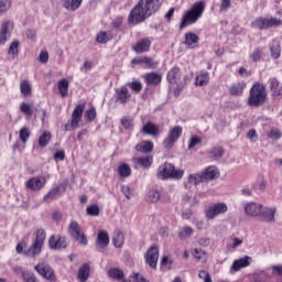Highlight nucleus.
I'll return each mask as SVG.
<instances>
[{"label":"nucleus","instance_id":"obj_26","mask_svg":"<svg viewBox=\"0 0 282 282\" xmlns=\"http://www.w3.org/2000/svg\"><path fill=\"white\" fill-rule=\"evenodd\" d=\"M57 89L62 96V98H67L69 94V80L67 78L61 79L57 83Z\"/></svg>","mask_w":282,"mask_h":282},{"label":"nucleus","instance_id":"obj_51","mask_svg":"<svg viewBox=\"0 0 282 282\" xmlns=\"http://www.w3.org/2000/svg\"><path fill=\"white\" fill-rule=\"evenodd\" d=\"M121 124L127 130L133 129V118H131V117H122Z\"/></svg>","mask_w":282,"mask_h":282},{"label":"nucleus","instance_id":"obj_34","mask_svg":"<svg viewBox=\"0 0 282 282\" xmlns=\"http://www.w3.org/2000/svg\"><path fill=\"white\" fill-rule=\"evenodd\" d=\"M83 0H65L63 3V8L66 10H72V12H76L80 8Z\"/></svg>","mask_w":282,"mask_h":282},{"label":"nucleus","instance_id":"obj_56","mask_svg":"<svg viewBox=\"0 0 282 282\" xmlns=\"http://www.w3.org/2000/svg\"><path fill=\"white\" fill-rule=\"evenodd\" d=\"M85 118L88 120V122H94V120H96V108L86 110Z\"/></svg>","mask_w":282,"mask_h":282},{"label":"nucleus","instance_id":"obj_43","mask_svg":"<svg viewBox=\"0 0 282 282\" xmlns=\"http://www.w3.org/2000/svg\"><path fill=\"white\" fill-rule=\"evenodd\" d=\"M13 30H14V22H12L11 20L2 23L0 28V32L4 34H9V36H12Z\"/></svg>","mask_w":282,"mask_h":282},{"label":"nucleus","instance_id":"obj_52","mask_svg":"<svg viewBox=\"0 0 282 282\" xmlns=\"http://www.w3.org/2000/svg\"><path fill=\"white\" fill-rule=\"evenodd\" d=\"M20 140L23 144L30 140V129L24 127L20 130Z\"/></svg>","mask_w":282,"mask_h":282},{"label":"nucleus","instance_id":"obj_13","mask_svg":"<svg viewBox=\"0 0 282 282\" xmlns=\"http://www.w3.org/2000/svg\"><path fill=\"white\" fill-rule=\"evenodd\" d=\"M51 250H65L67 248V238L62 236H51L48 239Z\"/></svg>","mask_w":282,"mask_h":282},{"label":"nucleus","instance_id":"obj_16","mask_svg":"<svg viewBox=\"0 0 282 282\" xmlns=\"http://www.w3.org/2000/svg\"><path fill=\"white\" fill-rule=\"evenodd\" d=\"M132 65H143V67L148 69H155V67H158V62L149 56H141L133 58Z\"/></svg>","mask_w":282,"mask_h":282},{"label":"nucleus","instance_id":"obj_5","mask_svg":"<svg viewBox=\"0 0 282 282\" xmlns=\"http://www.w3.org/2000/svg\"><path fill=\"white\" fill-rule=\"evenodd\" d=\"M45 229H37L35 241L32 243V246L24 251L25 257H31L34 259L35 257H39L41 254V250H43V243H45Z\"/></svg>","mask_w":282,"mask_h":282},{"label":"nucleus","instance_id":"obj_64","mask_svg":"<svg viewBox=\"0 0 282 282\" xmlns=\"http://www.w3.org/2000/svg\"><path fill=\"white\" fill-rule=\"evenodd\" d=\"M232 0H221L220 12H226L230 8Z\"/></svg>","mask_w":282,"mask_h":282},{"label":"nucleus","instance_id":"obj_32","mask_svg":"<svg viewBox=\"0 0 282 282\" xmlns=\"http://www.w3.org/2000/svg\"><path fill=\"white\" fill-rule=\"evenodd\" d=\"M145 83H148V85H160L162 83V75L158 73H148L145 75Z\"/></svg>","mask_w":282,"mask_h":282},{"label":"nucleus","instance_id":"obj_57","mask_svg":"<svg viewBox=\"0 0 282 282\" xmlns=\"http://www.w3.org/2000/svg\"><path fill=\"white\" fill-rule=\"evenodd\" d=\"M37 61L45 65L50 61V53L47 51H42L37 57Z\"/></svg>","mask_w":282,"mask_h":282},{"label":"nucleus","instance_id":"obj_4","mask_svg":"<svg viewBox=\"0 0 282 282\" xmlns=\"http://www.w3.org/2000/svg\"><path fill=\"white\" fill-rule=\"evenodd\" d=\"M158 177H162V180H182L184 177V170H177L175 165L164 163L158 170Z\"/></svg>","mask_w":282,"mask_h":282},{"label":"nucleus","instance_id":"obj_35","mask_svg":"<svg viewBox=\"0 0 282 282\" xmlns=\"http://www.w3.org/2000/svg\"><path fill=\"white\" fill-rule=\"evenodd\" d=\"M112 243L115 248H122L124 243V234H122V231L119 230L115 231L112 236Z\"/></svg>","mask_w":282,"mask_h":282},{"label":"nucleus","instance_id":"obj_25","mask_svg":"<svg viewBox=\"0 0 282 282\" xmlns=\"http://www.w3.org/2000/svg\"><path fill=\"white\" fill-rule=\"evenodd\" d=\"M134 164H139L143 169H151V164H153V156H141V158H133Z\"/></svg>","mask_w":282,"mask_h":282},{"label":"nucleus","instance_id":"obj_3","mask_svg":"<svg viewBox=\"0 0 282 282\" xmlns=\"http://www.w3.org/2000/svg\"><path fill=\"white\" fill-rule=\"evenodd\" d=\"M151 17V13L147 10L144 4L139 1V3L130 11L128 15V21L131 25H138V23H143Z\"/></svg>","mask_w":282,"mask_h":282},{"label":"nucleus","instance_id":"obj_24","mask_svg":"<svg viewBox=\"0 0 282 282\" xmlns=\"http://www.w3.org/2000/svg\"><path fill=\"white\" fill-rule=\"evenodd\" d=\"M250 257L246 256L243 258L235 260L231 270H234L235 272H239L241 268H248V265H250Z\"/></svg>","mask_w":282,"mask_h":282},{"label":"nucleus","instance_id":"obj_15","mask_svg":"<svg viewBox=\"0 0 282 282\" xmlns=\"http://www.w3.org/2000/svg\"><path fill=\"white\" fill-rule=\"evenodd\" d=\"M140 2L143 4V8H145V10L150 13V17H152V14H155L160 10L164 0H140Z\"/></svg>","mask_w":282,"mask_h":282},{"label":"nucleus","instance_id":"obj_36","mask_svg":"<svg viewBox=\"0 0 282 282\" xmlns=\"http://www.w3.org/2000/svg\"><path fill=\"white\" fill-rule=\"evenodd\" d=\"M271 56L276 59L281 56V42L273 40L270 45Z\"/></svg>","mask_w":282,"mask_h":282},{"label":"nucleus","instance_id":"obj_8","mask_svg":"<svg viewBox=\"0 0 282 282\" xmlns=\"http://www.w3.org/2000/svg\"><path fill=\"white\" fill-rule=\"evenodd\" d=\"M68 235L73 237V239L77 240L80 246H87V236L83 232L80 225L76 220H72L68 226Z\"/></svg>","mask_w":282,"mask_h":282},{"label":"nucleus","instance_id":"obj_28","mask_svg":"<svg viewBox=\"0 0 282 282\" xmlns=\"http://www.w3.org/2000/svg\"><path fill=\"white\" fill-rule=\"evenodd\" d=\"M243 89H246V82H238L231 85L229 94L231 96H241L243 94Z\"/></svg>","mask_w":282,"mask_h":282},{"label":"nucleus","instance_id":"obj_18","mask_svg":"<svg viewBox=\"0 0 282 282\" xmlns=\"http://www.w3.org/2000/svg\"><path fill=\"white\" fill-rule=\"evenodd\" d=\"M107 274L109 279H113L115 281L131 282V280L124 276V271H122L120 268H111L109 271H107Z\"/></svg>","mask_w":282,"mask_h":282},{"label":"nucleus","instance_id":"obj_53","mask_svg":"<svg viewBox=\"0 0 282 282\" xmlns=\"http://www.w3.org/2000/svg\"><path fill=\"white\" fill-rule=\"evenodd\" d=\"M20 110L22 111V113L28 116V118H32V106H30L29 104L22 102L20 105Z\"/></svg>","mask_w":282,"mask_h":282},{"label":"nucleus","instance_id":"obj_29","mask_svg":"<svg viewBox=\"0 0 282 282\" xmlns=\"http://www.w3.org/2000/svg\"><path fill=\"white\" fill-rule=\"evenodd\" d=\"M77 279L79 282H87L89 279V264L88 263H84L77 273Z\"/></svg>","mask_w":282,"mask_h":282},{"label":"nucleus","instance_id":"obj_40","mask_svg":"<svg viewBox=\"0 0 282 282\" xmlns=\"http://www.w3.org/2000/svg\"><path fill=\"white\" fill-rule=\"evenodd\" d=\"M181 76L182 74L180 73V68L174 67L167 73V80L173 85L180 80Z\"/></svg>","mask_w":282,"mask_h":282},{"label":"nucleus","instance_id":"obj_31","mask_svg":"<svg viewBox=\"0 0 282 282\" xmlns=\"http://www.w3.org/2000/svg\"><path fill=\"white\" fill-rule=\"evenodd\" d=\"M199 43V36L193 32H188L185 34V45L187 47H195Z\"/></svg>","mask_w":282,"mask_h":282},{"label":"nucleus","instance_id":"obj_54","mask_svg":"<svg viewBox=\"0 0 282 282\" xmlns=\"http://www.w3.org/2000/svg\"><path fill=\"white\" fill-rule=\"evenodd\" d=\"M22 279L25 282H36V275L30 271L22 272Z\"/></svg>","mask_w":282,"mask_h":282},{"label":"nucleus","instance_id":"obj_42","mask_svg":"<svg viewBox=\"0 0 282 282\" xmlns=\"http://www.w3.org/2000/svg\"><path fill=\"white\" fill-rule=\"evenodd\" d=\"M50 140H52V132L44 131L43 134L39 139V147L42 149L50 144Z\"/></svg>","mask_w":282,"mask_h":282},{"label":"nucleus","instance_id":"obj_59","mask_svg":"<svg viewBox=\"0 0 282 282\" xmlns=\"http://www.w3.org/2000/svg\"><path fill=\"white\" fill-rule=\"evenodd\" d=\"M281 130H271L268 134L270 140H281Z\"/></svg>","mask_w":282,"mask_h":282},{"label":"nucleus","instance_id":"obj_39","mask_svg":"<svg viewBox=\"0 0 282 282\" xmlns=\"http://www.w3.org/2000/svg\"><path fill=\"white\" fill-rule=\"evenodd\" d=\"M19 45H21V42L19 40L13 41L8 50L9 56L14 61L17 56H19Z\"/></svg>","mask_w":282,"mask_h":282},{"label":"nucleus","instance_id":"obj_30","mask_svg":"<svg viewBox=\"0 0 282 282\" xmlns=\"http://www.w3.org/2000/svg\"><path fill=\"white\" fill-rule=\"evenodd\" d=\"M97 246H99V248H107L109 246V234L107 231L98 232Z\"/></svg>","mask_w":282,"mask_h":282},{"label":"nucleus","instance_id":"obj_11","mask_svg":"<svg viewBox=\"0 0 282 282\" xmlns=\"http://www.w3.org/2000/svg\"><path fill=\"white\" fill-rule=\"evenodd\" d=\"M34 270L40 274V276L46 279V281H56V275H54V270L50 264L41 262L34 267Z\"/></svg>","mask_w":282,"mask_h":282},{"label":"nucleus","instance_id":"obj_48","mask_svg":"<svg viewBox=\"0 0 282 282\" xmlns=\"http://www.w3.org/2000/svg\"><path fill=\"white\" fill-rule=\"evenodd\" d=\"M148 202L151 204H156V202H160V192L152 189L148 193Z\"/></svg>","mask_w":282,"mask_h":282},{"label":"nucleus","instance_id":"obj_49","mask_svg":"<svg viewBox=\"0 0 282 282\" xmlns=\"http://www.w3.org/2000/svg\"><path fill=\"white\" fill-rule=\"evenodd\" d=\"M61 193V187H55L51 189L45 196L44 202H47L50 199H56L57 195Z\"/></svg>","mask_w":282,"mask_h":282},{"label":"nucleus","instance_id":"obj_10","mask_svg":"<svg viewBox=\"0 0 282 282\" xmlns=\"http://www.w3.org/2000/svg\"><path fill=\"white\" fill-rule=\"evenodd\" d=\"M181 137H182V127L175 126L174 128H172L167 133V137L163 141L164 149H167V150L173 149V147L175 145V141L180 140Z\"/></svg>","mask_w":282,"mask_h":282},{"label":"nucleus","instance_id":"obj_7","mask_svg":"<svg viewBox=\"0 0 282 282\" xmlns=\"http://www.w3.org/2000/svg\"><path fill=\"white\" fill-rule=\"evenodd\" d=\"M252 28L258 30H270V28H280L282 20L279 18H257L251 23Z\"/></svg>","mask_w":282,"mask_h":282},{"label":"nucleus","instance_id":"obj_33","mask_svg":"<svg viewBox=\"0 0 282 282\" xmlns=\"http://www.w3.org/2000/svg\"><path fill=\"white\" fill-rule=\"evenodd\" d=\"M210 80V75H208V72H203L196 77L195 85L196 87H206Z\"/></svg>","mask_w":282,"mask_h":282},{"label":"nucleus","instance_id":"obj_12","mask_svg":"<svg viewBox=\"0 0 282 282\" xmlns=\"http://www.w3.org/2000/svg\"><path fill=\"white\" fill-rule=\"evenodd\" d=\"M224 213H228V206L224 203H218L210 206L205 212V217L207 219H215V217H218V215H224Z\"/></svg>","mask_w":282,"mask_h":282},{"label":"nucleus","instance_id":"obj_58","mask_svg":"<svg viewBox=\"0 0 282 282\" xmlns=\"http://www.w3.org/2000/svg\"><path fill=\"white\" fill-rule=\"evenodd\" d=\"M197 144H202V139L197 135H194L189 140L188 149H195V147H197Z\"/></svg>","mask_w":282,"mask_h":282},{"label":"nucleus","instance_id":"obj_47","mask_svg":"<svg viewBox=\"0 0 282 282\" xmlns=\"http://www.w3.org/2000/svg\"><path fill=\"white\" fill-rule=\"evenodd\" d=\"M209 154H210V158H213V160H219V158H224V148L221 147L213 148Z\"/></svg>","mask_w":282,"mask_h":282},{"label":"nucleus","instance_id":"obj_63","mask_svg":"<svg viewBox=\"0 0 282 282\" xmlns=\"http://www.w3.org/2000/svg\"><path fill=\"white\" fill-rule=\"evenodd\" d=\"M121 193H123L127 199H131V187L129 185H121Z\"/></svg>","mask_w":282,"mask_h":282},{"label":"nucleus","instance_id":"obj_19","mask_svg":"<svg viewBox=\"0 0 282 282\" xmlns=\"http://www.w3.org/2000/svg\"><path fill=\"white\" fill-rule=\"evenodd\" d=\"M135 54H144V52H149L151 50V40L142 39L141 41L137 42V44L132 47Z\"/></svg>","mask_w":282,"mask_h":282},{"label":"nucleus","instance_id":"obj_50","mask_svg":"<svg viewBox=\"0 0 282 282\" xmlns=\"http://www.w3.org/2000/svg\"><path fill=\"white\" fill-rule=\"evenodd\" d=\"M86 212L87 215H89L90 217H98L100 215V208L98 207V205L88 206Z\"/></svg>","mask_w":282,"mask_h":282},{"label":"nucleus","instance_id":"obj_27","mask_svg":"<svg viewBox=\"0 0 282 282\" xmlns=\"http://www.w3.org/2000/svg\"><path fill=\"white\" fill-rule=\"evenodd\" d=\"M153 142L151 141H141L135 145V151L139 153H151L153 151Z\"/></svg>","mask_w":282,"mask_h":282},{"label":"nucleus","instance_id":"obj_14","mask_svg":"<svg viewBox=\"0 0 282 282\" xmlns=\"http://www.w3.org/2000/svg\"><path fill=\"white\" fill-rule=\"evenodd\" d=\"M263 205L254 202H250L245 206V215L247 217H260Z\"/></svg>","mask_w":282,"mask_h":282},{"label":"nucleus","instance_id":"obj_44","mask_svg":"<svg viewBox=\"0 0 282 282\" xmlns=\"http://www.w3.org/2000/svg\"><path fill=\"white\" fill-rule=\"evenodd\" d=\"M118 174L120 175V177H129L131 175V166H129V164L127 163H122L118 167Z\"/></svg>","mask_w":282,"mask_h":282},{"label":"nucleus","instance_id":"obj_2","mask_svg":"<svg viewBox=\"0 0 282 282\" xmlns=\"http://www.w3.org/2000/svg\"><path fill=\"white\" fill-rule=\"evenodd\" d=\"M204 10H206V2L205 1H198L195 2L191 10L185 13L183 17V20L181 22L180 29L184 30L187 25H193V23H197V20L202 19V15L204 14Z\"/></svg>","mask_w":282,"mask_h":282},{"label":"nucleus","instance_id":"obj_17","mask_svg":"<svg viewBox=\"0 0 282 282\" xmlns=\"http://www.w3.org/2000/svg\"><path fill=\"white\" fill-rule=\"evenodd\" d=\"M276 215V207L261 209L260 217L265 224H274L276 219L274 218Z\"/></svg>","mask_w":282,"mask_h":282},{"label":"nucleus","instance_id":"obj_37","mask_svg":"<svg viewBox=\"0 0 282 282\" xmlns=\"http://www.w3.org/2000/svg\"><path fill=\"white\" fill-rule=\"evenodd\" d=\"M20 89L24 98H30V96H32V85H30V82L28 79L21 82Z\"/></svg>","mask_w":282,"mask_h":282},{"label":"nucleus","instance_id":"obj_62","mask_svg":"<svg viewBox=\"0 0 282 282\" xmlns=\"http://www.w3.org/2000/svg\"><path fill=\"white\" fill-rule=\"evenodd\" d=\"M109 41V35L107 32L99 33L97 35V43H107Z\"/></svg>","mask_w":282,"mask_h":282},{"label":"nucleus","instance_id":"obj_46","mask_svg":"<svg viewBox=\"0 0 282 282\" xmlns=\"http://www.w3.org/2000/svg\"><path fill=\"white\" fill-rule=\"evenodd\" d=\"M12 8V2L10 0H0V17L7 14V12Z\"/></svg>","mask_w":282,"mask_h":282},{"label":"nucleus","instance_id":"obj_22","mask_svg":"<svg viewBox=\"0 0 282 282\" xmlns=\"http://www.w3.org/2000/svg\"><path fill=\"white\" fill-rule=\"evenodd\" d=\"M46 181L43 177H33L28 181V188L31 191H41L45 186Z\"/></svg>","mask_w":282,"mask_h":282},{"label":"nucleus","instance_id":"obj_60","mask_svg":"<svg viewBox=\"0 0 282 282\" xmlns=\"http://www.w3.org/2000/svg\"><path fill=\"white\" fill-rule=\"evenodd\" d=\"M198 276L204 282H213V279L210 278V274L208 272H206L205 270L199 271Z\"/></svg>","mask_w":282,"mask_h":282},{"label":"nucleus","instance_id":"obj_45","mask_svg":"<svg viewBox=\"0 0 282 282\" xmlns=\"http://www.w3.org/2000/svg\"><path fill=\"white\" fill-rule=\"evenodd\" d=\"M202 182H204V176L199 173L191 174L188 176V184H192V186H197V184H202Z\"/></svg>","mask_w":282,"mask_h":282},{"label":"nucleus","instance_id":"obj_55","mask_svg":"<svg viewBox=\"0 0 282 282\" xmlns=\"http://www.w3.org/2000/svg\"><path fill=\"white\" fill-rule=\"evenodd\" d=\"M128 86L134 91V94H140L142 91V83L138 80L128 84Z\"/></svg>","mask_w":282,"mask_h":282},{"label":"nucleus","instance_id":"obj_1","mask_svg":"<svg viewBox=\"0 0 282 282\" xmlns=\"http://www.w3.org/2000/svg\"><path fill=\"white\" fill-rule=\"evenodd\" d=\"M268 100V91L265 85L256 83L249 90L248 105L249 107H261Z\"/></svg>","mask_w":282,"mask_h":282},{"label":"nucleus","instance_id":"obj_9","mask_svg":"<svg viewBox=\"0 0 282 282\" xmlns=\"http://www.w3.org/2000/svg\"><path fill=\"white\" fill-rule=\"evenodd\" d=\"M144 259L145 263H148L152 270H158V261H160V247H158V245L151 246L148 249Z\"/></svg>","mask_w":282,"mask_h":282},{"label":"nucleus","instance_id":"obj_21","mask_svg":"<svg viewBox=\"0 0 282 282\" xmlns=\"http://www.w3.org/2000/svg\"><path fill=\"white\" fill-rule=\"evenodd\" d=\"M141 131L142 133H145V135H152V138H158V135L160 134V127L149 121L143 126Z\"/></svg>","mask_w":282,"mask_h":282},{"label":"nucleus","instance_id":"obj_61","mask_svg":"<svg viewBox=\"0 0 282 282\" xmlns=\"http://www.w3.org/2000/svg\"><path fill=\"white\" fill-rule=\"evenodd\" d=\"M247 138L251 141V142H257V140H259V135L257 134V130L254 129H250Z\"/></svg>","mask_w":282,"mask_h":282},{"label":"nucleus","instance_id":"obj_20","mask_svg":"<svg viewBox=\"0 0 282 282\" xmlns=\"http://www.w3.org/2000/svg\"><path fill=\"white\" fill-rule=\"evenodd\" d=\"M116 101L120 102L121 105H127V102H129V98H131L129 89L126 86L116 89Z\"/></svg>","mask_w":282,"mask_h":282},{"label":"nucleus","instance_id":"obj_38","mask_svg":"<svg viewBox=\"0 0 282 282\" xmlns=\"http://www.w3.org/2000/svg\"><path fill=\"white\" fill-rule=\"evenodd\" d=\"M270 89L274 96H282V86L279 84L278 78L270 79Z\"/></svg>","mask_w":282,"mask_h":282},{"label":"nucleus","instance_id":"obj_23","mask_svg":"<svg viewBox=\"0 0 282 282\" xmlns=\"http://www.w3.org/2000/svg\"><path fill=\"white\" fill-rule=\"evenodd\" d=\"M200 175L203 176V180H217V177H219V170L216 166H208L200 173Z\"/></svg>","mask_w":282,"mask_h":282},{"label":"nucleus","instance_id":"obj_41","mask_svg":"<svg viewBox=\"0 0 282 282\" xmlns=\"http://www.w3.org/2000/svg\"><path fill=\"white\" fill-rule=\"evenodd\" d=\"M193 232L194 230L192 229L191 226H184L183 228H181L178 232V238L182 240L191 239V237H193Z\"/></svg>","mask_w":282,"mask_h":282},{"label":"nucleus","instance_id":"obj_6","mask_svg":"<svg viewBox=\"0 0 282 282\" xmlns=\"http://www.w3.org/2000/svg\"><path fill=\"white\" fill-rule=\"evenodd\" d=\"M84 111H85V104L77 105L73 110V113L70 117V123H66L64 126V131H75V129H78V127H80V121L83 120Z\"/></svg>","mask_w":282,"mask_h":282}]
</instances>
